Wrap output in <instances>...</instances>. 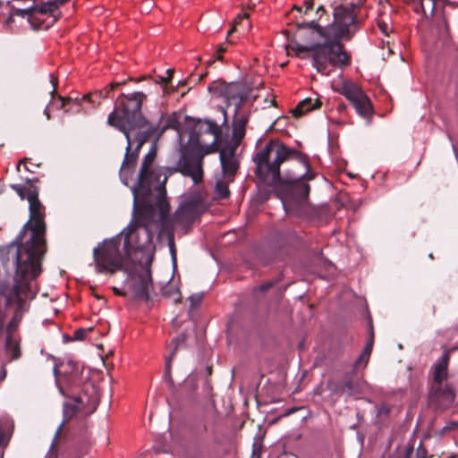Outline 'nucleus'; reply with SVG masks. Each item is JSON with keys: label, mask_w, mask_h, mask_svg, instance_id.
Segmentation results:
<instances>
[{"label": "nucleus", "mask_w": 458, "mask_h": 458, "mask_svg": "<svg viewBox=\"0 0 458 458\" xmlns=\"http://www.w3.org/2000/svg\"><path fill=\"white\" fill-rule=\"evenodd\" d=\"M174 355H172V353L165 358V364H169L172 366V360L174 358Z\"/></svg>", "instance_id": "nucleus-45"}, {"label": "nucleus", "mask_w": 458, "mask_h": 458, "mask_svg": "<svg viewBox=\"0 0 458 458\" xmlns=\"http://www.w3.org/2000/svg\"><path fill=\"white\" fill-rule=\"evenodd\" d=\"M209 132L212 135L211 136H202L200 140L198 141V147L196 149L187 148L186 150H189L190 152L194 153V154H199L202 156V158H203L204 156L206 154H208L212 150L213 147L216 144V142L218 140L219 133H220V129L219 130L214 129Z\"/></svg>", "instance_id": "nucleus-17"}, {"label": "nucleus", "mask_w": 458, "mask_h": 458, "mask_svg": "<svg viewBox=\"0 0 458 458\" xmlns=\"http://www.w3.org/2000/svg\"><path fill=\"white\" fill-rule=\"evenodd\" d=\"M146 95L136 91L130 95L121 94L114 110L108 114L107 124L122 131L131 144V152L140 156L142 146L148 140L150 131L148 121L141 113Z\"/></svg>", "instance_id": "nucleus-5"}, {"label": "nucleus", "mask_w": 458, "mask_h": 458, "mask_svg": "<svg viewBox=\"0 0 458 458\" xmlns=\"http://www.w3.org/2000/svg\"><path fill=\"white\" fill-rule=\"evenodd\" d=\"M126 228H124L121 234L124 235V243L123 248L126 250V254L123 255L119 250V240L118 237H114L111 239L104 240L101 244H98L97 247L93 250V258L94 262L96 266V269L98 272H109L114 273L117 270H125L126 263L128 262V253L129 249H138L144 251H153L154 246H153V236L154 233L152 232V238H151V245L149 248H141L137 245L136 242L134 241L138 239L140 242L145 241V236L142 233H140L138 235L136 232L133 233V236L131 238V242H126Z\"/></svg>", "instance_id": "nucleus-6"}, {"label": "nucleus", "mask_w": 458, "mask_h": 458, "mask_svg": "<svg viewBox=\"0 0 458 458\" xmlns=\"http://www.w3.org/2000/svg\"><path fill=\"white\" fill-rule=\"evenodd\" d=\"M413 4V10L416 13H422L424 17H432L435 10L441 5L443 0H411Z\"/></svg>", "instance_id": "nucleus-18"}, {"label": "nucleus", "mask_w": 458, "mask_h": 458, "mask_svg": "<svg viewBox=\"0 0 458 458\" xmlns=\"http://www.w3.org/2000/svg\"><path fill=\"white\" fill-rule=\"evenodd\" d=\"M357 8L359 4L335 6L334 21L325 28L314 20L298 23L291 47L294 55L306 59L310 56L309 52H312V66L325 76L330 75V66L347 65L349 57L340 40H350L357 32V24L360 22Z\"/></svg>", "instance_id": "nucleus-2"}, {"label": "nucleus", "mask_w": 458, "mask_h": 458, "mask_svg": "<svg viewBox=\"0 0 458 458\" xmlns=\"http://www.w3.org/2000/svg\"><path fill=\"white\" fill-rule=\"evenodd\" d=\"M24 168H25V170H27L28 172H31V173L33 172L32 170H30V169H31V166H29V167H28L26 165H24Z\"/></svg>", "instance_id": "nucleus-52"}, {"label": "nucleus", "mask_w": 458, "mask_h": 458, "mask_svg": "<svg viewBox=\"0 0 458 458\" xmlns=\"http://www.w3.org/2000/svg\"><path fill=\"white\" fill-rule=\"evenodd\" d=\"M336 91L352 103L360 116L370 123L373 115V106L369 97L358 85L350 81H344L341 88Z\"/></svg>", "instance_id": "nucleus-13"}, {"label": "nucleus", "mask_w": 458, "mask_h": 458, "mask_svg": "<svg viewBox=\"0 0 458 458\" xmlns=\"http://www.w3.org/2000/svg\"><path fill=\"white\" fill-rule=\"evenodd\" d=\"M6 361H12L21 357V349L19 341L13 335L6 336L5 340Z\"/></svg>", "instance_id": "nucleus-20"}, {"label": "nucleus", "mask_w": 458, "mask_h": 458, "mask_svg": "<svg viewBox=\"0 0 458 458\" xmlns=\"http://www.w3.org/2000/svg\"><path fill=\"white\" fill-rule=\"evenodd\" d=\"M49 78H50V83L52 84V90H51V95L53 96L56 90V82L55 81V78L52 74L49 75Z\"/></svg>", "instance_id": "nucleus-39"}, {"label": "nucleus", "mask_w": 458, "mask_h": 458, "mask_svg": "<svg viewBox=\"0 0 458 458\" xmlns=\"http://www.w3.org/2000/svg\"><path fill=\"white\" fill-rule=\"evenodd\" d=\"M219 130V126L213 121H198L187 131L188 140L187 144L182 149H196L198 141L200 140L202 136H211L209 132L212 130Z\"/></svg>", "instance_id": "nucleus-14"}, {"label": "nucleus", "mask_w": 458, "mask_h": 458, "mask_svg": "<svg viewBox=\"0 0 458 458\" xmlns=\"http://www.w3.org/2000/svg\"><path fill=\"white\" fill-rule=\"evenodd\" d=\"M21 318L18 316V314H14L8 323L6 327L7 335H12L13 331L16 330L19 323H20Z\"/></svg>", "instance_id": "nucleus-27"}, {"label": "nucleus", "mask_w": 458, "mask_h": 458, "mask_svg": "<svg viewBox=\"0 0 458 458\" xmlns=\"http://www.w3.org/2000/svg\"><path fill=\"white\" fill-rule=\"evenodd\" d=\"M255 174L264 184L273 187L284 211L300 216L310 194L308 182L313 180L305 155L279 140H269L252 157Z\"/></svg>", "instance_id": "nucleus-1"}, {"label": "nucleus", "mask_w": 458, "mask_h": 458, "mask_svg": "<svg viewBox=\"0 0 458 458\" xmlns=\"http://www.w3.org/2000/svg\"><path fill=\"white\" fill-rule=\"evenodd\" d=\"M173 294H174V301H178L181 298V293L179 292V290L177 288L174 289Z\"/></svg>", "instance_id": "nucleus-40"}, {"label": "nucleus", "mask_w": 458, "mask_h": 458, "mask_svg": "<svg viewBox=\"0 0 458 458\" xmlns=\"http://www.w3.org/2000/svg\"><path fill=\"white\" fill-rule=\"evenodd\" d=\"M115 293H118V294H122V293L119 292V290L117 289H114Z\"/></svg>", "instance_id": "nucleus-59"}, {"label": "nucleus", "mask_w": 458, "mask_h": 458, "mask_svg": "<svg viewBox=\"0 0 458 458\" xmlns=\"http://www.w3.org/2000/svg\"><path fill=\"white\" fill-rule=\"evenodd\" d=\"M86 335H87V330H85L83 328H80L74 332V336L72 339L81 341V340L85 339Z\"/></svg>", "instance_id": "nucleus-33"}, {"label": "nucleus", "mask_w": 458, "mask_h": 458, "mask_svg": "<svg viewBox=\"0 0 458 458\" xmlns=\"http://www.w3.org/2000/svg\"><path fill=\"white\" fill-rule=\"evenodd\" d=\"M340 390L349 395H352L359 392V386L353 380L346 379L341 385Z\"/></svg>", "instance_id": "nucleus-25"}, {"label": "nucleus", "mask_w": 458, "mask_h": 458, "mask_svg": "<svg viewBox=\"0 0 458 458\" xmlns=\"http://www.w3.org/2000/svg\"><path fill=\"white\" fill-rule=\"evenodd\" d=\"M173 72H174V71L172 69L166 70V73L168 76H167V78H162V81H169L173 75Z\"/></svg>", "instance_id": "nucleus-42"}, {"label": "nucleus", "mask_w": 458, "mask_h": 458, "mask_svg": "<svg viewBox=\"0 0 458 458\" xmlns=\"http://www.w3.org/2000/svg\"><path fill=\"white\" fill-rule=\"evenodd\" d=\"M35 8H36V6L32 5V6L29 7V8H26V9H15L13 12L12 15L21 16V17H23V18L25 16H28V21L30 23H31V25L33 26L32 20L35 18V15L37 14Z\"/></svg>", "instance_id": "nucleus-24"}, {"label": "nucleus", "mask_w": 458, "mask_h": 458, "mask_svg": "<svg viewBox=\"0 0 458 458\" xmlns=\"http://www.w3.org/2000/svg\"><path fill=\"white\" fill-rule=\"evenodd\" d=\"M390 412V409L386 404H381L377 407L376 415L377 417H386Z\"/></svg>", "instance_id": "nucleus-32"}, {"label": "nucleus", "mask_w": 458, "mask_h": 458, "mask_svg": "<svg viewBox=\"0 0 458 458\" xmlns=\"http://www.w3.org/2000/svg\"><path fill=\"white\" fill-rule=\"evenodd\" d=\"M206 209L204 191L195 190L184 196L174 214V217L178 223H191Z\"/></svg>", "instance_id": "nucleus-12"}, {"label": "nucleus", "mask_w": 458, "mask_h": 458, "mask_svg": "<svg viewBox=\"0 0 458 458\" xmlns=\"http://www.w3.org/2000/svg\"><path fill=\"white\" fill-rule=\"evenodd\" d=\"M44 114L47 116V118L49 120L50 119V114L48 112V108L47 106L45 108L44 110Z\"/></svg>", "instance_id": "nucleus-47"}, {"label": "nucleus", "mask_w": 458, "mask_h": 458, "mask_svg": "<svg viewBox=\"0 0 458 458\" xmlns=\"http://www.w3.org/2000/svg\"><path fill=\"white\" fill-rule=\"evenodd\" d=\"M38 179H27L26 185L13 184L12 189L29 202L30 219L15 240L5 248L3 265L11 259L15 268L14 284L8 291L3 289L6 304L20 299V292L26 281L40 273L38 259L45 253V208L38 199V189L33 184Z\"/></svg>", "instance_id": "nucleus-3"}, {"label": "nucleus", "mask_w": 458, "mask_h": 458, "mask_svg": "<svg viewBox=\"0 0 458 458\" xmlns=\"http://www.w3.org/2000/svg\"><path fill=\"white\" fill-rule=\"evenodd\" d=\"M216 197L217 199H226L230 195V191L228 188V182L223 180H218L216 182L215 188Z\"/></svg>", "instance_id": "nucleus-23"}, {"label": "nucleus", "mask_w": 458, "mask_h": 458, "mask_svg": "<svg viewBox=\"0 0 458 458\" xmlns=\"http://www.w3.org/2000/svg\"><path fill=\"white\" fill-rule=\"evenodd\" d=\"M89 95H84L81 98V100H89Z\"/></svg>", "instance_id": "nucleus-54"}, {"label": "nucleus", "mask_w": 458, "mask_h": 458, "mask_svg": "<svg viewBox=\"0 0 458 458\" xmlns=\"http://www.w3.org/2000/svg\"><path fill=\"white\" fill-rule=\"evenodd\" d=\"M398 458H427V450L421 444L415 450L413 446L407 445Z\"/></svg>", "instance_id": "nucleus-22"}, {"label": "nucleus", "mask_w": 458, "mask_h": 458, "mask_svg": "<svg viewBox=\"0 0 458 458\" xmlns=\"http://www.w3.org/2000/svg\"><path fill=\"white\" fill-rule=\"evenodd\" d=\"M443 23L445 25V30H447V23L445 18H443Z\"/></svg>", "instance_id": "nucleus-55"}, {"label": "nucleus", "mask_w": 458, "mask_h": 458, "mask_svg": "<svg viewBox=\"0 0 458 458\" xmlns=\"http://www.w3.org/2000/svg\"><path fill=\"white\" fill-rule=\"evenodd\" d=\"M260 453L254 447L251 458H259Z\"/></svg>", "instance_id": "nucleus-44"}, {"label": "nucleus", "mask_w": 458, "mask_h": 458, "mask_svg": "<svg viewBox=\"0 0 458 458\" xmlns=\"http://www.w3.org/2000/svg\"><path fill=\"white\" fill-rule=\"evenodd\" d=\"M152 261V254L148 255L145 266L135 267L128 272L127 281L133 297L138 300L148 301L149 290L152 287V278L149 266Z\"/></svg>", "instance_id": "nucleus-10"}, {"label": "nucleus", "mask_w": 458, "mask_h": 458, "mask_svg": "<svg viewBox=\"0 0 458 458\" xmlns=\"http://www.w3.org/2000/svg\"><path fill=\"white\" fill-rule=\"evenodd\" d=\"M157 156L156 146L153 145L148 154L143 157L140 171L135 183L131 187L133 195V211L136 212L137 201L139 199H147L151 188V178L155 174V169L152 168Z\"/></svg>", "instance_id": "nucleus-9"}, {"label": "nucleus", "mask_w": 458, "mask_h": 458, "mask_svg": "<svg viewBox=\"0 0 458 458\" xmlns=\"http://www.w3.org/2000/svg\"><path fill=\"white\" fill-rule=\"evenodd\" d=\"M369 357L361 353L357 360L354 361L353 368L358 369L360 366L365 367L369 361Z\"/></svg>", "instance_id": "nucleus-31"}, {"label": "nucleus", "mask_w": 458, "mask_h": 458, "mask_svg": "<svg viewBox=\"0 0 458 458\" xmlns=\"http://www.w3.org/2000/svg\"><path fill=\"white\" fill-rule=\"evenodd\" d=\"M174 165H168L155 169L151 178V188L147 199H139L137 206H141L138 216L133 211V217L127 225L126 242H131L133 233L139 235L142 233L145 236L144 242L138 239L134 241L141 248H149L151 245L152 227L158 228L169 213V204L165 199V183L167 178L174 174L180 173L183 176L191 177L193 183L198 184L203 180L202 156L194 154L189 150L181 149L180 157L174 155L170 157Z\"/></svg>", "instance_id": "nucleus-4"}, {"label": "nucleus", "mask_w": 458, "mask_h": 458, "mask_svg": "<svg viewBox=\"0 0 458 458\" xmlns=\"http://www.w3.org/2000/svg\"><path fill=\"white\" fill-rule=\"evenodd\" d=\"M275 283L273 281H269V282H267L261 285H259L256 290H255V293L257 292H266L267 291L268 289L272 288L274 286Z\"/></svg>", "instance_id": "nucleus-34"}, {"label": "nucleus", "mask_w": 458, "mask_h": 458, "mask_svg": "<svg viewBox=\"0 0 458 458\" xmlns=\"http://www.w3.org/2000/svg\"><path fill=\"white\" fill-rule=\"evenodd\" d=\"M214 97L223 98L227 106L234 103V115L239 112L242 104L250 94V88L242 82H215L208 87Z\"/></svg>", "instance_id": "nucleus-11"}, {"label": "nucleus", "mask_w": 458, "mask_h": 458, "mask_svg": "<svg viewBox=\"0 0 458 458\" xmlns=\"http://www.w3.org/2000/svg\"><path fill=\"white\" fill-rule=\"evenodd\" d=\"M171 369H172L171 365H169V364H165L164 378H165L166 381H168V382H171V381H172Z\"/></svg>", "instance_id": "nucleus-35"}, {"label": "nucleus", "mask_w": 458, "mask_h": 458, "mask_svg": "<svg viewBox=\"0 0 458 458\" xmlns=\"http://www.w3.org/2000/svg\"><path fill=\"white\" fill-rule=\"evenodd\" d=\"M27 161H28V158H24L23 160H21V161L19 162L18 165H17V169H19V168H20V165H21L22 163H24V164H25Z\"/></svg>", "instance_id": "nucleus-49"}, {"label": "nucleus", "mask_w": 458, "mask_h": 458, "mask_svg": "<svg viewBox=\"0 0 458 458\" xmlns=\"http://www.w3.org/2000/svg\"><path fill=\"white\" fill-rule=\"evenodd\" d=\"M319 12H325V9H324V6L323 5H319L318 8H317V13H319Z\"/></svg>", "instance_id": "nucleus-48"}, {"label": "nucleus", "mask_w": 458, "mask_h": 458, "mask_svg": "<svg viewBox=\"0 0 458 458\" xmlns=\"http://www.w3.org/2000/svg\"><path fill=\"white\" fill-rule=\"evenodd\" d=\"M249 15L247 13H244L242 15H239L237 19L235 20V23H238L242 21L243 19H248Z\"/></svg>", "instance_id": "nucleus-43"}, {"label": "nucleus", "mask_w": 458, "mask_h": 458, "mask_svg": "<svg viewBox=\"0 0 458 458\" xmlns=\"http://www.w3.org/2000/svg\"><path fill=\"white\" fill-rule=\"evenodd\" d=\"M202 299H203L202 293L191 294L189 297V301L191 302V308H194V307H197L198 305H199L200 302L202 301Z\"/></svg>", "instance_id": "nucleus-30"}, {"label": "nucleus", "mask_w": 458, "mask_h": 458, "mask_svg": "<svg viewBox=\"0 0 458 458\" xmlns=\"http://www.w3.org/2000/svg\"><path fill=\"white\" fill-rule=\"evenodd\" d=\"M99 396L95 386L87 382L83 385L82 391L77 395H72L68 398L63 404V421L57 428L50 448L55 445L56 439L59 437L63 426L75 417L77 414L81 413L86 416L92 413L98 405Z\"/></svg>", "instance_id": "nucleus-8"}, {"label": "nucleus", "mask_w": 458, "mask_h": 458, "mask_svg": "<svg viewBox=\"0 0 458 458\" xmlns=\"http://www.w3.org/2000/svg\"><path fill=\"white\" fill-rule=\"evenodd\" d=\"M294 8H296L299 12H301V7L294 6Z\"/></svg>", "instance_id": "nucleus-60"}, {"label": "nucleus", "mask_w": 458, "mask_h": 458, "mask_svg": "<svg viewBox=\"0 0 458 458\" xmlns=\"http://www.w3.org/2000/svg\"><path fill=\"white\" fill-rule=\"evenodd\" d=\"M6 377V369L4 366L2 367L1 372H0V382H2Z\"/></svg>", "instance_id": "nucleus-41"}, {"label": "nucleus", "mask_w": 458, "mask_h": 458, "mask_svg": "<svg viewBox=\"0 0 458 458\" xmlns=\"http://www.w3.org/2000/svg\"><path fill=\"white\" fill-rule=\"evenodd\" d=\"M24 168H25V170H27L28 172H31V173L33 172L32 170H30V169H31V166H29V167H28L26 165H24Z\"/></svg>", "instance_id": "nucleus-53"}, {"label": "nucleus", "mask_w": 458, "mask_h": 458, "mask_svg": "<svg viewBox=\"0 0 458 458\" xmlns=\"http://www.w3.org/2000/svg\"><path fill=\"white\" fill-rule=\"evenodd\" d=\"M374 344V329L371 321H369V340L367 344L365 345L362 353L367 356H370Z\"/></svg>", "instance_id": "nucleus-26"}, {"label": "nucleus", "mask_w": 458, "mask_h": 458, "mask_svg": "<svg viewBox=\"0 0 458 458\" xmlns=\"http://www.w3.org/2000/svg\"><path fill=\"white\" fill-rule=\"evenodd\" d=\"M129 142L131 141L129 140ZM138 160L139 156L131 152V144L128 143L125 148L124 157L119 170V178L123 185L129 186V182L132 179Z\"/></svg>", "instance_id": "nucleus-15"}, {"label": "nucleus", "mask_w": 458, "mask_h": 458, "mask_svg": "<svg viewBox=\"0 0 458 458\" xmlns=\"http://www.w3.org/2000/svg\"><path fill=\"white\" fill-rule=\"evenodd\" d=\"M106 95H105V98H108V89L106 90Z\"/></svg>", "instance_id": "nucleus-58"}, {"label": "nucleus", "mask_w": 458, "mask_h": 458, "mask_svg": "<svg viewBox=\"0 0 458 458\" xmlns=\"http://www.w3.org/2000/svg\"><path fill=\"white\" fill-rule=\"evenodd\" d=\"M235 152L236 146H226L219 152L222 173L225 177L233 178L239 168Z\"/></svg>", "instance_id": "nucleus-16"}, {"label": "nucleus", "mask_w": 458, "mask_h": 458, "mask_svg": "<svg viewBox=\"0 0 458 458\" xmlns=\"http://www.w3.org/2000/svg\"><path fill=\"white\" fill-rule=\"evenodd\" d=\"M305 5V11L304 13L306 14L310 10H311L314 6V0H306L304 1Z\"/></svg>", "instance_id": "nucleus-37"}, {"label": "nucleus", "mask_w": 458, "mask_h": 458, "mask_svg": "<svg viewBox=\"0 0 458 458\" xmlns=\"http://www.w3.org/2000/svg\"><path fill=\"white\" fill-rule=\"evenodd\" d=\"M185 340V335L183 334L178 335L177 337L174 338L170 344L171 346H173L172 350V355H175L177 349L181 343H182Z\"/></svg>", "instance_id": "nucleus-29"}, {"label": "nucleus", "mask_w": 458, "mask_h": 458, "mask_svg": "<svg viewBox=\"0 0 458 458\" xmlns=\"http://www.w3.org/2000/svg\"><path fill=\"white\" fill-rule=\"evenodd\" d=\"M377 25L381 30V32L386 35L389 36L391 32H393V27L392 25L388 24L386 21L379 19L377 21Z\"/></svg>", "instance_id": "nucleus-28"}, {"label": "nucleus", "mask_w": 458, "mask_h": 458, "mask_svg": "<svg viewBox=\"0 0 458 458\" xmlns=\"http://www.w3.org/2000/svg\"><path fill=\"white\" fill-rule=\"evenodd\" d=\"M277 458H299L296 454L289 452H283Z\"/></svg>", "instance_id": "nucleus-38"}, {"label": "nucleus", "mask_w": 458, "mask_h": 458, "mask_svg": "<svg viewBox=\"0 0 458 458\" xmlns=\"http://www.w3.org/2000/svg\"><path fill=\"white\" fill-rule=\"evenodd\" d=\"M449 352L445 351L431 366L428 401L437 408L449 407L455 400L453 385L448 381Z\"/></svg>", "instance_id": "nucleus-7"}, {"label": "nucleus", "mask_w": 458, "mask_h": 458, "mask_svg": "<svg viewBox=\"0 0 458 458\" xmlns=\"http://www.w3.org/2000/svg\"><path fill=\"white\" fill-rule=\"evenodd\" d=\"M60 100H61V107H64V104H65V99L62 97H59Z\"/></svg>", "instance_id": "nucleus-50"}, {"label": "nucleus", "mask_w": 458, "mask_h": 458, "mask_svg": "<svg viewBox=\"0 0 458 458\" xmlns=\"http://www.w3.org/2000/svg\"><path fill=\"white\" fill-rule=\"evenodd\" d=\"M169 250H170V252H171V256L174 259V261L175 260V246H174V239L173 237L170 238L169 240Z\"/></svg>", "instance_id": "nucleus-36"}, {"label": "nucleus", "mask_w": 458, "mask_h": 458, "mask_svg": "<svg viewBox=\"0 0 458 458\" xmlns=\"http://www.w3.org/2000/svg\"><path fill=\"white\" fill-rule=\"evenodd\" d=\"M59 391H60V394L64 396V397H67L66 394L64 393V391L63 390L62 387H59Z\"/></svg>", "instance_id": "nucleus-51"}, {"label": "nucleus", "mask_w": 458, "mask_h": 458, "mask_svg": "<svg viewBox=\"0 0 458 458\" xmlns=\"http://www.w3.org/2000/svg\"><path fill=\"white\" fill-rule=\"evenodd\" d=\"M123 82H115V83H112L110 85V89H115L116 87H118L119 85L123 84Z\"/></svg>", "instance_id": "nucleus-46"}, {"label": "nucleus", "mask_w": 458, "mask_h": 458, "mask_svg": "<svg viewBox=\"0 0 458 458\" xmlns=\"http://www.w3.org/2000/svg\"><path fill=\"white\" fill-rule=\"evenodd\" d=\"M64 342L70 341V338L67 335L63 336Z\"/></svg>", "instance_id": "nucleus-56"}, {"label": "nucleus", "mask_w": 458, "mask_h": 458, "mask_svg": "<svg viewBox=\"0 0 458 458\" xmlns=\"http://www.w3.org/2000/svg\"><path fill=\"white\" fill-rule=\"evenodd\" d=\"M249 122V114H242L235 117L233 123V138L236 142L241 141L245 135V128Z\"/></svg>", "instance_id": "nucleus-19"}, {"label": "nucleus", "mask_w": 458, "mask_h": 458, "mask_svg": "<svg viewBox=\"0 0 458 458\" xmlns=\"http://www.w3.org/2000/svg\"><path fill=\"white\" fill-rule=\"evenodd\" d=\"M234 28H235V27L232 28V29L228 31V35H230V34L233 31Z\"/></svg>", "instance_id": "nucleus-57"}, {"label": "nucleus", "mask_w": 458, "mask_h": 458, "mask_svg": "<svg viewBox=\"0 0 458 458\" xmlns=\"http://www.w3.org/2000/svg\"><path fill=\"white\" fill-rule=\"evenodd\" d=\"M321 105V102L316 98H305L301 100L298 106L292 110V114L295 117H300L307 112L318 108Z\"/></svg>", "instance_id": "nucleus-21"}]
</instances>
